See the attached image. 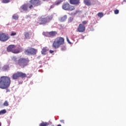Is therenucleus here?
I'll return each mask as SVG.
<instances>
[{"instance_id": "1", "label": "nucleus", "mask_w": 126, "mask_h": 126, "mask_svg": "<svg viewBox=\"0 0 126 126\" xmlns=\"http://www.w3.org/2000/svg\"><path fill=\"white\" fill-rule=\"evenodd\" d=\"M11 83L10 78L8 76H2L0 77V88L1 89H6L8 88Z\"/></svg>"}, {"instance_id": "2", "label": "nucleus", "mask_w": 126, "mask_h": 126, "mask_svg": "<svg viewBox=\"0 0 126 126\" xmlns=\"http://www.w3.org/2000/svg\"><path fill=\"white\" fill-rule=\"evenodd\" d=\"M64 44V39L62 37H59L56 38L53 43V47L54 49H58L61 45H63Z\"/></svg>"}, {"instance_id": "3", "label": "nucleus", "mask_w": 126, "mask_h": 126, "mask_svg": "<svg viewBox=\"0 0 126 126\" xmlns=\"http://www.w3.org/2000/svg\"><path fill=\"white\" fill-rule=\"evenodd\" d=\"M29 63V61L28 59L25 58H20L18 60V63H16V65L20 66L21 67H25V66L28 65Z\"/></svg>"}, {"instance_id": "4", "label": "nucleus", "mask_w": 126, "mask_h": 126, "mask_svg": "<svg viewBox=\"0 0 126 126\" xmlns=\"http://www.w3.org/2000/svg\"><path fill=\"white\" fill-rule=\"evenodd\" d=\"M62 8L64 10H68L69 11H72L75 9V7L73 6L69 5V3L67 2H65L62 5Z\"/></svg>"}, {"instance_id": "5", "label": "nucleus", "mask_w": 126, "mask_h": 126, "mask_svg": "<svg viewBox=\"0 0 126 126\" xmlns=\"http://www.w3.org/2000/svg\"><path fill=\"white\" fill-rule=\"evenodd\" d=\"M53 19V16H48L46 18H41L39 20V23L40 24H47L49 23L51 20Z\"/></svg>"}, {"instance_id": "6", "label": "nucleus", "mask_w": 126, "mask_h": 126, "mask_svg": "<svg viewBox=\"0 0 126 126\" xmlns=\"http://www.w3.org/2000/svg\"><path fill=\"white\" fill-rule=\"evenodd\" d=\"M10 37L8 34L2 32L0 33V41L1 42H6L10 39Z\"/></svg>"}, {"instance_id": "7", "label": "nucleus", "mask_w": 126, "mask_h": 126, "mask_svg": "<svg viewBox=\"0 0 126 126\" xmlns=\"http://www.w3.org/2000/svg\"><path fill=\"white\" fill-rule=\"evenodd\" d=\"M36 53H37V50L32 48H29L25 51V55L28 56H29V55H36Z\"/></svg>"}, {"instance_id": "8", "label": "nucleus", "mask_w": 126, "mask_h": 126, "mask_svg": "<svg viewBox=\"0 0 126 126\" xmlns=\"http://www.w3.org/2000/svg\"><path fill=\"white\" fill-rule=\"evenodd\" d=\"M31 3L35 6H37L41 4V2L39 0H31Z\"/></svg>"}, {"instance_id": "9", "label": "nucleus", "mask_w": 126, "mask_h": 126, "mask_svg": "<svg viewBox=\"0 0 126 126\" xmlns=\"http://www.w3.org/2000/svg\"><path fill=\"white\" fill-rule=\"evenodd\" d=\"M77 30L78 32H84L85 31V27H84L82 24H80L78 27Z\"/></svg>"}, {"instance_id": "10", "label": "nucleus", "mask_w": 126, "mask_h": 126, "mask_svg": "<svg viewBox=\"0 0 126 126\" xmlns=\"http://www.w3.org/2000/svg\"><path fill=\"white\" fill-rule=\"evenodd\" d=\"M15 49V45H10L7 48V52H13V50Z\"/></svg>"}, {"instance_id": "11", "label": "nucleus", "mask_w": 126, "mask_h": 126, "mask_svg": "<svg viewBox=\"0 0 126 126\" xmlns=\"http://www.w3.org/2000/svg\"><path fill=\"white\" fill-rule=\"evenodd\" d=\"M48 37H55V36H57L58 32H57L56 31H52L50 32H48Z\"/></svg>"}, {"instance_id": "12", "label": "nucleus", "mask_w": 126, "mask_h": 126, "mask_svg": "<svg viewBox=\"0 0 126 126\" xmlns=\"http://www.w3.org/2000/svg\"><path fill=\"white\" fill-rule=\"evenodd\" d=\"M32 35V32H25L24 33V36L26 38V39H29L30 38H31V36Z\"/></svg>"}, {"instance_id": "13", "label": "nucleus", "mask_w": 126, "mask_h": 126, "mask_svg": "<svg viewBox=\"0 0 126 126\" xmlns=\"http://www.w3.org/2000/svg\"><path fill=\"white\" fill-rule=\"evenodd\" d=\"M17 74H18V77H22L23 78H24V77H26V74L22 72L18 71L17 72Z\"/></svg>"}, {"instance_id": "14", "label": "nucleus", "mask_w": 126, "mask_h": 126, "mask_svg": "<svg viewBox=\"0 0 126 126\" xmlns=\"http://www.w3.org/2000/svg\"><path fill=\"white\" fill-rule=\"evenodd\" d=\"M47 51H49V49L47 47H43L41 51L42 55H46Z\"/></svg>"}, {"instance_id": "15", "label": "nucleus", "mask_w": 126, "mask_h": 126, "mask_svg": "<svg viewBox=\"0 0 126 126\" xmlns=\"http://www.w3.org/2000/svg\"><path fill=\"white\" fill-rule=\"evenodd\" d=\"M70 3L71 4H78L79 0H70Z\"/></svg>"}, {"instance_id": "16", "label": "nucleus", "mask_w": 126, "mask_h": 126, "mask_svg": "<svg viewBox=\"0 0 126 126\" xmlns=\"http://www.w3.org/2000/svg\"><path fill=\"white\" fill-rule=\"evenodd\" d=\"M67 18V16L66 15H64L63 17H62L59 19L60 21L61 22H63L64 21H65L66 20V19Z\"/></svg>"}, {"instance_id": "17", "label": "nucleus", "mask_w": 126, "mask_h": 126, "mask_svg": "<svg viewBox=\"0 0 126 126\" xmlns=\"http://www.w3.org/2000/svg\"><path fill=\"white\" fill-rule=\"evenodd\" d=\"M9 70V66L8 65H5L2 67V70L3 71H7Z\"/></svg>"}, {"instance_id": "18", "label": "nucleus", "mask_w": 126, "mask_h": 126, "mask_svg": "<svg viewBox=\"0 0 126 126\" xmlns=\"http://www.w3.org/2000/svg\"><path fill=\"white\" fill-rule=\"evenodd\" d=\"M84 2L85 5H88V6L91 5V2H90V0H84Z\"/></svg>"}, {"instance_id": "19", "label": "nucleus", "mask_w": 126, "mask_h": 126, "mask_svg": "<svg viewBox=\"0 0 126 126\" xmlns=\"http://www.w3.org/2000/svg\"><path fill=\"white\" fill-rule=\"evenodd\" d=\"M21 7L22 8L23 10H24L25 11H27L28 9V8L27 7V5L26 4L23 5Z\"/></svg>"}, {"instance_id": "20", "label": "nucleus", "mask_w": 126, "mask_h": 126, "mask_svg": "<svg viewBox=\"0 0 126 126\" xmlns=\"http://www.w3.org/2000/svg\"><path fill=\"white\" fill-rule=\"evenodd\" d=\"M18 77H18L17 72H16V73H14L12 76V79L14 80L17 79V78H18Z\"/></svg>"}, {"instance_id": "21", "label": "nucleus", "mask_w": 126, "mask_h": 126, "mask_svg": "<svg viewBox=\"0 0 126 126\" xmlns=\"http://www.w3.org/2000/svg\"><path fill=\"white\" fill-rule=\"evenodd\" d=\"M49 125H50V124L47 122H43L42 123L39 124V126H49Z\"/></svg>"}, {"instance_id": "22", "label": "nucleus", "mask_w": 126, "mask_h": 126, "mask_svg": "<svg viewBox=\"0 0 126 126\" xmlns=\"http://www.w3.org/2000/svg\"><path fill=\"white\" fill-rule=\"evenodd\" d=\"M12 60L13 62H14V63H15V64H16L17 63H18V62L17 61V58H16V57H13L12 58Z\"/></svg>"}, {"instance_id": "23", "label": "nucleus", "mask_w": 126, "mask_h": 126, "mask_svg": "<svg viewBox=\"0 0 126 126\" xmlns=\"http://www.w3.org/2000/svg\"><path fill=\"white\" fill-rule=\"evenodd\" d=\"M12 17L15 20H17L18 19L19 16L18 15L15 14L13 15Z\"/></svg>"}, {"instance_id": "24", "label": "nucleus", "mask_w": 126, "mask_h": 126, "mask_svg": "<svg viewBox=\"0 0 126 126\" xmlns=\"http://www.w3.org/2000/svg\"><path fill=\"white\" fill-rule=\"evenodd\" d=\"M6 113V110L5 109L2 110L0 111V115H4Z\"/></svg>"}, {"instance_id": "25", "label": "nucleus", "mask_w": 126, "mask_h": 126, "mask_svg": "<svg viewBox=\"0 0 126 126\" xmlns=\"http://www.w3.org/2000/svg\"><path fill=\"white\" fill-rule=\"evenodd\" d=\"M12 53H13L14 54H18V53H19V50L15 49V48H14Z\"/></svg>"}, {"instance_id": "26", "label": "nucleus", "mask_w": 126, "mask_h": 126, "mask_svg": "<svg viewBox=\"0 0 126 126\" xmlns=\"http://www.w3.org/2000/svg\"><path fill=\"white\" fill-rule=\"evenodd\" d=\"M10 1V0H2V3H8Z\"/></svg>"}, {"instance_id": "27", "label": "nucleus", "mask_w": 126, "mask_h": 126, "mask_svg": "<svg viewBox=\"0 0 126 126\" xmlns=\"http://www.w3.org/2000/svg\"><path fill=\"white\" fill-rule=\"evenodd\" d=\"M103 16L104 15L103 13L99 12L97 14V16H98V17H103Z\"/></svg>"}, {"instance_id": "28", "label": "nucleus", "mask_w": 126, "mask_h": 126, "mask_svg": "<svg viewBox=\"0 0 126 126\" xmlns=\"http://www.w3.org/2000/svg\"><path fill=\"white\" fill-rule=\"evenodd\" d=\"M63 0H59L58 1V2L56 3L57 5H59V4H61L62 2H63Z\"/></svg>"}, {"instance_id": "29", "label": "nucleus", "mask_w": 126, "mask_h": 126, "mask_svg": "<svg viewBox=\"0 0 126 126\" xmlns=\"http://www.w3.org/2000/svg\"><path fill=\"white\" fill-rule=\"evenodd\" d=\"M73 21V18L72 17H70L68 19V22H72V21Z\"/></svg>"}, {"instance_id": "30", "label": "nucleus", "mask_w": 126, "mask_h": 126, "mask_svg": "<svg viewBox=\"0 0 126 126\" xmlns=\"http://www.w3.org/2000/svg\"><path fill=\"white\" fill-rule=\"evenodd\" d=\"M4 106H6V107H7L8 106V102L7 101H5L3 103Z\"/></svg>"}, {"instance_id": "31", "label": "nucleus", "mask_w": 126, "mask_h": 126, "mask_svg": "<svg viewBox=\"0 0 126 126\" xmlns=\"http://www.w3.org/2000/svg\"><path fill=\"white\" fill-rule=\"evenodd\" d=\"M119 11L118 9H116L114 11L115 14H119Z\"/></svg>"}, {"instance_id": "32", "label": "nucleus", "mask_w": 126, "mask_h": 126, "mask_svg": "<svg viewBox=\"0 0 126 126\" xmlns=\"http://www.w3.org/2000/svg\"><path fill=\"white\" fill-rule=\"evenodd\" d=\"M15 35H16V32H12L10 36H15Z\"/></svg>"}, {"instance_id": "33", "label": "nucleus", "mask_w": 126, "mask_h": 126, "mask_svg": "<svg viewBox=\"0 0 126 126\" xmlns=\"http://www.w3.org/2000/svg\"><path fill=\"white\" fill-rule=\"evenodd\" d=\"M66 40L69 44H71V42L69 41V39H68V37H66Z\"/></svg>"}, {"instance_id": "34", "label": "nucleus", "mask_w": 126, "mask_h": 126, "mask_svg": "<svg viewBox=\"0 0 126 126\" xmlns=\"http://www.w3.org/2000/svg\"><path fill=\"white\" fill-rule=\"evenodd\" d=\"M33 5H30L29 6V8H30V9H32V8H33Z\"/></svg>"}, {"instance_id": "35", "label": "nucleus", "mask_w": 126, "mask_h": 126, "mask_svg": "<svg viewBox=\"0 0 126 126\" xmlns=\"http://www.w3.org/2000/svg\"><path fill=\"white\" fill-rule=\"evenodd\" d=\"M62 51H65L66 50V48L65 47H62L61 48Z\"/></svg>"}, {"instance_id": "36", "label": "nucleus", "mask_w": 126, "mask_h": 126, "mask_svg": "<svg viewBox=\"0 0 126 126\" xmlns=\"http://www.w3.org/2000/svg\"><path fill=\"white\" fill-rule=\"evenodd\" d=\"M83 24H87V21H84L82 22Z\"/></svg>"}, {"instance_id": "37", "label": "nucleus", "mask_w": 126, "mask_h": 126, "mask_svg": "<svg viewBox=\"0 0 126 126\" xmlns=\"http://www.w3.org/2000/svg\"><path fill=\"white\" fill-rule=\"evenodd\" d=\"M54 51H53V50H50V51H49V52H50V54H53V53H54Z\"/></svg>"}, {"instance_id": "38", "label": "nucleus", "mask_w": 126, "mask_h": 126, "mask_svg": "<svg viewBox=\"0 0 126 126\" xmlns=\"http://www.w3.org/2000/svg\"><path fill=\"white\" fill-rule=\"evenodd\" d=\"M61 123H63V124H64V120H62L60 121Z\"/></svg>"}, {"instance_id": "39", "label": "nucleus", "mask_w": 126, "mask_h": 126, "mask_svg": "<svg viewBox=\"0 0 126 126\" xmlns=\"http://www.w3.org/2000/svg\"><path fill=\"white\" fill-rule=\"evenodd\" d=\"M54 8V5H51V8Z\"/></svg>"}, {"instance_id": "40", "label": "nucleus", "mask_w": 126, "mask_h": 126, "mask_svg": "<svg viewBox=\"0 0 126 126\" xmlns=\"http://www.w3.org/2000/svg\"><path fill=\"white\" fill-rule=\"evenodd\" d=\"M48 124H49V125H52V123L51 122H49V123H48Z\"/></svg>"}, {"instance_id": "41", "label": "nucleus", "mask_w": 126, "mask_h": 126, "mask_svg": "<svg viewBox=\"0 0 126 126\" xmlns=\"http://www.w3.org/2000/svg\"><path fill=\"white\" fill-rule=\"evenodd\" d=\"M124 2H126V0H124Z\"/></svg>"}, {"instance_id": "42", "label": "nucleus", "mask_w": 126, "mask_h": 126, "mask_svg": "<svg viewBox=\"0 0 126 126\" xmlns=\"http://www.w3.org/2000/svg\"><path fill=\"white\" fill-rule=\"evenodd\" d=\"M57 126H62L61 125H58Z\"/></svg>"}, {"instance_id": "43", "label": "nucleus", "mask_w": 126, "mask_h": 126, "mask_svg": "<svg viewBox=\"0 0 126 126\" xmlns=\"http://www.w3.org/2000/svg\"><path fill=\"white\" fill-rule=\"evenodd\" d=\"M0 126H1V123L0 122Z\"/></svg>"}, {"instance_id": "44", "label": "nucleus", "mask_w": 126, "mask_h": 126, "mask_svg": "<svg viewBox=\"0 0 126 126\" xmlns=\"http://www.w3.org/2000/svg\"><path fill=\"white\" fill-rule=\"evenodd\" d=\"M44 1H45V0H43Z\"/></svg>"}]
</instances>
